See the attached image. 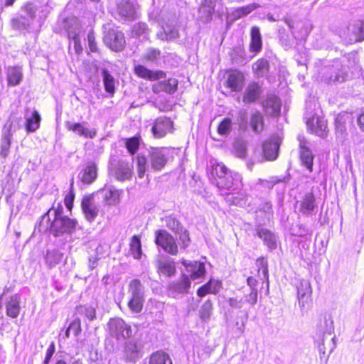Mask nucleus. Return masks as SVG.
<instances>
[{"instance_id": "61", "label": "nucleus", "mask_w": 364, "mask_h": 364, "mask_svg": "<svg viewBox=\"0 0 364 364\" xmlns=\"http://www.w3.org/2000/svg\"><path fill=\"white\" fill-rule=\"evenodd\" d=\"M259 212L264 213L266 218L269 220L272 215V206L267 202L262 203L259 207Z\"/></svg>"}, {"instance_id": "51", "label": "nucleus", "mask_w": 364, "mask_h": 364, "mask_svg": "<svg viewBox=\"0 0 364 364\" xmlns=\"http://www.w3.org/2000/svg\"><path fill=\"white\" fill-rule=\"evenodd\" d=\"M143 303L144 297L130 296L128 306L132 311L139 313L142 310Z\"/></svg>"}, {"instance_id": "16", "label": "nucleus", "mask_w": 364, "mask_h": 364, "mask_svg": "<svg viewBox=\"0 0 364 364\" xmlns=\"http://www.w3.org/2000/svg\"><path fill=\"white\" fill-rule=\"evenodd\" d=\"M118 14L123 20L132 21L136 17L135 6L129 1H122L117 6Z\"/></svg>"}, {"instance_id": "42", "label": "nucleus", "mask_w": 364, "mask_h": 364, "mask_svg": "<svg viewBox=\"0 0 364 364\" xmlns=\"http://www.w3.org/2000/svg\"><path fill=\"white\" fill-rule=\"evenodd\" d=\"M215 3L213 0H204L200 9V11L205 14L204 18L205 21H210L213 14L215 11Z\"/></svg>"}, {"instance_id": "15", "label": "nucleus", "mask_w": 364, "mask_h": 364, "mask_svg": "<svg viewBox=\"0 0 364 364\" xmlns=\"http://www.w3.org/2000/svg\"><path fill=\"white\" fill-rule=\"evenodd\" d=\"M181 263L193 280L203 277L205 273V265L202 262L194 261L188 263L186 259H183Z\"/></svg>"}, {"instance_id": "50", "label": "nucleus", "mask_w": 364, "mask_h": 364, "mask_svg": "<svg viewBox=\"0 0 364 364\" xmlns=\"http://www.w3.org/2000/svg\"><path fill=\"white\" fill-rule=\"evenodd\" d=\"M252 69L258 77H262L269 70L268 61L264 59H259L252 65Z\"/></svg>"}, {"instance_id": "22", "label": "nucleus", "mask_w": 364, "mask_h": 364, "mask_svg": "<svg viewBox=\"0 0 364 364\" xmlns=\"http://www.w3.org/2000/svg\"><path fill=\"white\" fill-rule=\"evenodd\" d=\"M261 92V87L258 83H250L245 90L243 102L245 103H251L255 102L259 97Z\"/></svg>"}, {"instance_id": "18", "label": "nucleus", "mask_w": 364, "mask_h": 364, "mask_svg": "<svg viewBox=\"0 0 364 364\" xmlns=\"http://www.w3.org/2000/svg\"><path fill=\"white\" fill-rule=\"evenodd\" d=\"M178 87V80L176 78H169L167 80L160 81L152 86V90L154 93L165 92L168 94L174 93Z\"/></svg>"}, {"instance_id": "38", "label": "nucleus", "mask_w": 364, "mask_h": 364, "mask_svg": "<svg viewBox=\"0 0 364 364\" xmlns=\"http://www.w3.org/2000/svg\"><path fill=\"white\" fill-rule=\"evenodd\" d=\"M41 116L36 110L32 112L31 117L26 118V129L28 132H33L40 126Z\"/></svg>"}, {"instance_id": "23", "label": "nucleus", "mask_w": 364, "mask_h": 364, "mask_svg": "<svg viewBox=\"0 0 364 364\" xmlns=\"http://www.w3.org/2000/svg\"><path fill=\"white\" fill-rule=\"evenodd\" d=\"M263 107L267 114L272 116L278 115L280 112L281 102L277 97L270 95L263 102Z\"/></svg>"}, {"instance_id": "39", "label": "nucleus", "mask_w": 364, "mask_h": 364, "mask_svg": "<svg viewBox=\"0 0 364 364\" xmlns=\"http://www.w3.org/2000/svg\"><path fill=\"white\" fill-rule=\"evenodd\" d=\"M149 364H172V360L167 353L156 351L151 355Z\"/></svg>"}, {"instance_id": "12", "label": "nucleus", "mask_w": 364, "mask_h": 364, "mask_svg": "<svg viewBox=\"0 0 364 364\" xmlns=\"http://www.w3.org/2000/svg\"><path fill=\"white\" fill-rule=\"evenodd\" d=\"M97 176V166L93 161H89L79 173L80 181L86 184L93 183Z\"/></svg>"}, {"instance_id": "10", "label": "nucleus", "mask_w": 364, "mask_h": 364, "mask_svg": "<svg viewBox=\"0 0 364 364\" xmlns=\"http://www.w3.org/2000/svg\"><path fill=\"white\" fill-rule=\"evenodd\" d=\"M331 331H326L321 332V331L316 335V342L318 344V350L320 353L324 355L326 350H329V354L336 348L335 337H331Z\"/></svg>"}, {"instance_id": "8", "label": "nucleus", "mask_w": 364, "mask_h": 364, "mask_svg": "<svg viewBox=\"0 0 364 364\" xmlns=\"http://www.w3.org/2000/svg\"><path fill=\"white\" fill-rule=\"evenodd\" d=\"M282 139L279 135L272 136L266 141L262 147L264 156L267 160L272 161L277 158Z\"/></svg>"}, {"instance_id": "53", "label": "nucleus", "mask_w": 364, "mask_h": 364, "mask_svg": "<svg viewBox=\"0 0 364 364\" xmlns=\"http://www.w3.org/2000/svg\"><path fill=\"white\" fill-rule=\"evenodd\" d=\"M213 304L210 301H206L201 306L200 309V316L203 321H206L210 318L212 313Z\"/></svg>"}, {"instance_id": "43", "label": "nucleus", "mask_w": 364, "mask_h": 364, "mask_svg": "<svg viewBox=\"0 0 364 364\" xmlns=\"http://www.w3.org/2000/svg\"><path fill=\"white\" fill-rule=\"evenodd\" d=\"M130 296L144 297V287L138 279H133L129 286Z\"/></svg>"}, {"instance_id": "14", "label": "nucleus", "mask_w": 364, "mask_h": 364, "mask_svg": "<svg viewBox=\"0 0 364 364\" xmlns=\"http://www.w3.org/2000/svg\"><path fill=\"white\" fill-rule=\"evenodd\" d=\"M306 124L311 132L321 137L326 136L327 124L323 119L313 116L306 121Z\"/></svg>"}, {"instance_id": "62", "label": "nucleus", "mask_w": 364, "mask_h": 364, "mask_svg": "<svg viewBox=\"0 0 364 364\" xmlns=\"http://www.w3.org/2000/svg\"><path fill=\"white\" fill-rule=\"evenodd\" d=\"M257 289L251 290L249 294L245 295V299L244 301L251 306H255L257 302Z\"/></svg>"}, {"instance_id": "11", "label": "nucleus", "mask_w": 364, "mask_h": 364, "mask_svg": "<svg viewBox=\"0 0 364 364\" xmlns=\"http://www.w3.org/2000/svg\"><path fill=\"white\" fill-rule=\"evenodd\" d=\"M112 173L117 180L124 181L132 178V168L128 162L120 161L112 169Z\"/></svg>"}, {"instance_id": "40", "label": "nucleus", "mask_w": 364, "mask_h": 364, "mask_svg": "<svg viewBox=\"0 0 364 364\" xmlns=\"http://www.w3.org/2000/svg\"><path fill=\"white\" fill-rule=\"evenodd\" d=\"M336 135L337 139L343 141L347 136L346 127L345 126V119L343 116H338L335 122Z\"/></svg>"}, {"instance_id": "35", "label": "nucleus", "mask_w": 364, "mask_h": 364, "mask_svg": "<svg viewBox=\"0 0 364 364\" xmlns=\"http://www.w3.org/2000/svg\"><path fill=\"white\" fill-rule=\"evenodd\" d=\"M260 6L258 4H251L245 6H242L235 9L231 15L234 19H239L244 16H247L255 9L259 8Z\"/></svg>"}, {"instance_id": "48", "label": "nucleus", "mask_w": 364, "mask_h": 364, "mask_svg": "<svg viewBox=\"0 0 364 364\" xmlns=\"http://www.w3.org/2000/svg\"><path fill=\"white\" fill-rule=\"evenodd\" d=\"M78 314L91 321L96 318V309L90 306H80L77 308Z\"/></svg>"}, {"instance_id": "26", "label": "nucleus", "mask_w": 364, "mask_h": 364, "mask_svg": "<svg viewBox=\"0 0 364 364\" xmlns=\"http://www.w3.org/2000/svg\"><path fill=\"white\" fill-rule=\"evenodd\" d=\"M20 311V297L17 295L11 296L6 304V314L9 317L16 318Z\"/></svg>"}, {"instance_id": "24", "label": "nucleus", "mask_w": 364, "mask_h": 364, "mask_svg": "<svg viewBox=\"0 0 364 364\" xmlns=\"http://www.w3.org/2000/svg\"><path fill=\"white\" fill-rule=\"evenodd\" d=\"M6 129V130L4 132L1 141L0 154L3 158L7 157L9 153L12 138V133L11 132V124L9 125L6 124L4 126V129Z\"/></svg>"}, {"instance_id": "47", "label": "nucleus", "mask_w": 364, "mask_h": 364, "mask_svg": "<svg viewBox=\"0 0 364 364\" xmlns=\"http://www.w3.org/2000/svg\"><path fill=\"white\" fill-rule=\"evenodd\" d=\"M62 258L63 254L57 250L47 251L45 257L46 263L50 267H54L58 264L62 260Z\"/></svg>"}, {"instance_id": "49", "label": "nucleus", "mask_w": 364, "mask_h": 364, "mask_svg": "<svg viewBox=\"0 0 364 364\" xmlns=\"http://www.w3.org/2000/svg\"><path fill=\"white\" fill-rule=\"evenodd\" d=\"M130 253L135 259H139L141 255V245L138 236H133L130 242Z\"/></svg>"}, {"instance_id": "46", "label": "nucleus", "mask_w": 364, "mask_h": 364, "mask_svg": "<svg viewBox=\"0 0 364 364\" xmlns=\"http://www.w3.org/2000/svg\"><path fill=\"white\" fill-rule=\"evenodd\" d=\"M227 167L223 164L216 163L212 166L211 174L214 177L213 183L215 184V181L220 178H225L228 173Z\"/></svg>"}, {"instance_id": "6", "label": "nucleus", "mask_w": 364, "mask_h": 364, "mask_svg": "<svg viewBox=\"0 0 364 364\" xmlns=\"http://www.w3.org/2000/svg\"><path fill=\"white\" fill-rule=\"evenodd\" d=\"M81 208L85 218L90 223L96 219L100 212V205L95 202L93 195L85 196L82 198Z\"/></svg>"}, {"instance_id": "44", "label": "nucleus", "mask_w": 364, "mask_h": 364, "mask_svg": "<svg viewBox=\"0 0 364 364\" xmlns=\"http://www.w3.org/2000/svg\"><path fill=\"white\" fill-rule=\"evenodd\" d=\"M158 269L160 273L168 277H171L176 273V267L173 261L159 262Z\"/></svg>"}, {"instance_id": "29", "label": "nucleus", "mask_w": 364, "mask_h": 364, "mask_svg": "<svg viewBox=\"0 0 364 364\" xmlns=\"http://www.w3.org/2000/svg\"><path fill=\"white\" fill-rule=\"evenodd\" d=\"M257 235L263 240L264 244L270 249L276 247V237L269 230L261 228L257 229Z\"/></svg>"}, {"instance_id": "4", "label": "nucleus", "mask_w": 364, "mask_h": 364, "mask_svg": "<svg viewBox=\"0 0 364 364\" xmlns=\"http://www.w3.org/2000/svg\"><path fill=\"white\" fill-rule=\"evenodd\" d=\"M109 333L117 340L125 339L132 336L131 327L119 318H111L107 323Z\"/></svg>"}, {"instance_id": "60", "label": "nucleus", "mask_w": 364, "mask_h": 364, "mask_svg": "<svg viewBox=\"0 0 364 364\" xmlns=\"http://www.w3.org/2000/svg\"><path fill=\"white\" fill-rule=\"evenodd\" d=\"M161 52L159 49L150 48L144 54V58L148 61H154L159 56Z\"/></svg>"}, {"instance_id": "56", "label": "nucleus", "mask_w": 364, "mask_h": 364, "mask_svg": "<svg viewBox=\"0 0 364 364\" xmlns=\"http://www.w3.org/2000/svg\"><path fill=\"white\" fill-rule=\"evenodd\" d=\"M24 11L28 16V18L33 20L36 18V14L38 10V6L36 5L34 3L28 2L24 5Z\"/></svg>"}, {"instance_id": "33", "label": "nucleus", "mask_w": 364, "mask_h": 364, "mask_svg": "<svg viewBox=\"0 0 364 364\" xmlns=\"http://www.w3.org/2000/svg\"><path fill=\"white\" fill-rule=\"evenodd\" d=\"M161 220L164 222L165 225L175 233L182 232L183 227L175 216L170 215L165 216Z\"/></svg>"}, {"instance_id": "25", "label": "nucleus", "mask_w": 364, "mask_h": 364, "mask_svg": "<svg viewBox=\"0 0 364 364\" xmlns=\"http://www.w3.org/2000/svg\"><path fill=\"white\" fill-rule=\"evenodd\" d=\"M191 287V281L188 276L183 274L178 281L172 282L169 285V289L176 293H184Z\"/></svg>"}, {"instance_id": "31", "label": "nucleus", "mask_w": 364, "mask_h": 364, "mask_svg": "<svg viewBox=\"0 0 364 364\" xmlns=\"http://www.w3.org/2000/svg\"><path fill=\"white\" fill-rule=\"evenodd\" d=\"M31 23V20L23 16H16L11 21L12 28L18 31L28 30Z\"/></svg>"}, {"instance_id": "41", "label": "nucleus", "mask_w": 364, "mask_h": 364, "mask_svg": "<svg viewBox=\"0 0 364 364\" xmlns=\"http://www.w3.org/2000/svg\"><path fill=\"white\" fill-rule=\"evenodd\" d=\"M250 125L252 129L255 133H259L263 130L264 120L262 114L256 111L251 117Z\"/></svg>"}, {"instance_id": "3", "label": "nucleus", "mask_w": 364, "mask_h": 364, "mask_svg": "<svg viewBox=\"0 0 364 364\" xmlns=\"http://www.w3.org/2000/svg\"><path fill=\"white\" fill-rule=\"evenodd\" d=\"M170 151L165 147H151L149 149V162L156 171H161L166 164Z\"/></svg>"}, {"instance_id": "27", "label": "nucleus", "mask_w": 364, "mask_h": 364, "mask_svg": "<svg viewBox=\"0 0 364 364\" xmlns=\"http://www.w3.org/2000/svg\"><path fill=\"white\" fill-rule=\"evenodd\" d=\"M349 32L354 35L355 41L364 40V20H355L348 27Z\"/></svg>"}, {"instance_id": "36", "label": "nucleus", "mask_w": 364, "mask_h": 364, "mask_svg": "<svg viewBox=\"0 0 364 364\" xmlns=\"http://www.w3.org/2000/svg\"><path fill=\"white\" fill-rule=\"evenodd\" d=\"M140 347L134 341H130L126 343L124 353L130 360H134L139 357Z\"/></svg>"}, {"instance_id": "54", "label": "nucleus", "mask_w": 364, "mask_h": 364, "mask_svg": "<svg viewBox=\"0 0 364 364\" xmlns=\"http://www.w3.org/2000/svg\"><path fill=\"white\" fill-rule=\"evenodd\" d=\"M139 146V139L137 137H132L127 139L126 148L131 154H134Z\"/></svg>"}, {"instance_id": "52", "label": "nucleus", "mask_w": 364, "mask_h": 364, "mask_svg": "<svg viewBox=\"0 0 364 364\" xmlns=\"http://www.w3.org/2000/svg\"><path fill=\"white\" fill-rule=\"evenodd\" d=\"M232 129V120L226 117L223 119V121L220 123L218 127V132L220 135H227L228 134Z\"/></svg>"}, {"instance_id": "17", "label": "nucleus", "mask_w": 364, "mask_h": 364, "mask_svg": "<svg viewBox=\"0 0 364 364\" xmlns=\"http://www.w3.org/2000/svg\"><path fill=\"white\" fill-rule=\"evenodd\" d=\"M135 73L140 77L149 80H156L166 77V73L161 70H150L143 65H136L134 68Z\"/></svg>"}, {"instance_id": "20", "label": "nucleus", "mask_w": 364, "mask_h": 364, "mask_svg": "<svg viewBox=\"0 0 364 364\" xmlns=\"http://www.w3.org/2000/svg\"><path fill=\"white\" fill-rule=\"evenodd\" d=\"M66 128L70 131H73L78 136H84L85 138L93 139L97 134L95 129H89L85 127L81 123H72L67 122Z\"/></svg>"}, {"instance_id": "45", "label": "nucleus", "mask_w": 364, "mask_h": 364, "mask_svg": "<svg viewBox=\"0 0 364 364\" xmlns=\"http://www.w3.org/2000/svg\"><path fill=\"white\" fill-rule=\"evenodd\" d=\"M311 294V288L309 282L306 280L300 282L299 285L297 287V294L299 301L302 300L304 302L306 297Z\"/></svg>"}, {"instance_id": "5", "label": "nucleus", "mask_w": 364, "mask_h": 364, "mask_svg": "<svg viewBox=\"0 0 364 364\" xmlns=\"http://www.w3.org/2000/svg\"><path fill=\"white\" fill-rule=\"evenodd\" d=\"M155 235V242L158 246L172 255H176L178 253V245L176 240L166 230H156Z\"/></svg>"}, {"instance_id": "59", "label": "nucleus", "mask_w": 364, "mask_h": 364, "mask_svg": "<svg viewBox=\"0 0 364 364\" xmlns=\"http://www.w3.org/2000/svg\"><path fill=\"white\" fill-rule=\"evenodd\" d=\"M73 21L74 22L75 27L74 28H69L68 30V36L69 39L73 40V41H75L77 39H80V33H81V29L78 26L77 20L73 19Z\"/></svg>"}, {"instance_id": "19", "label": "nucleus", "mask_w": 364, "mask_h": 364, "mask_svg": "<svg viewBox=\"0 0 364 364\" xmlns=\"http://www.w3.org/2000/svg\"><path fill=\"white\" fill-rule=\"evenodd\" d=\"M102 195L105 203L109 205H117L120 200L122 193V190H117L114 187H105L100 191Z\"/></svg>"}, {"instance_id": "30", "label": "nucleus", "mask_w": 364, "mask_h": 364, "mask_svg": "<svg viewBox=\"0 0 364 364\" xmlns=\"http://www.w3.org/2000/svg\"><path fill=\"white\" fill-rule=\"evenodd\" d=\"M156 36L159 39L163 41H173L178 38L180 36L178 29L169 26L163 28V30L159 32Z\"/></svg>"}, {"instance_id": "57", "label": "nucleus", "mask_w": 364, "mask_h": 364, "mask_svg": "<svg viewBox=\"0 0 364 364\" xmlns=\"http://www.w3.org/2000/svg\"><path fill=\"white\" fill-rule=\"evenodd\" d=\"M259 273L262 272L264 279H268L267 261L264 258H259L256 262Z\"/></svg>"}, {"instance_id": "1", "label": "nucleus", "mask_w": 364, "mask_h": 364, "mask_svg": "<svg viewBox=\"0 0 364 364\" xmlns=\"http://www.w3.org/2000/svg\"><path fill=\"white\" fill-rule=\"evenodd\" d=\"M63 208L58 203L57 208L53 206L47 213L49 216L52 213L54 215V219L50 225V232L55 236L58 237L63 234H71L75 231L77 222L68 216L63 215Z\"/></svg>"}, {"instance_id": "55", "label": "nucleus", "mask_w": 364, "mask_h": 364, "mask_svg": "<svg viewBox=\"0 0 364 364\" xmlns=\"http://www.w3.org/2000/svg\"><path fill=\"white\" fill-rule=\"evenodd\" d=\"M246 146L242 141H236L234 144V153L235 155L240 159H244L246 156Z\"/></svg>"}, {"instance_id": "21", "label": "nucleus", "mask_w": 364, "mask_h": 364, "mask_svg": "<svg viewBox=\"0 0 364 364\" xmlns=\"http://www.w3.org/2000/svg\"><path fill=\"white\" fill-rule=\"evenodd\" d=\"M23 71L20 66H9L6 69V79L8 85H18L23 80Z\"/></svg>"}, {"instance_id": "2", "label": "nucleus", "mask_w": 364, "mask_h": 364, "mask_svg": "<svg viewBox=\"0 0 364 364\" xmlns=\"http://www.w3.org/2000/svg\"><path fill=\"white\" fill-rule=\"evenodd\" d=\"M215 186L222 194L223 191L225 194L234 193L242 186L241 176L237 173L230 171L225 178L217 179Z\"/></svg>"}, {"instance_id": "37", "label": "nucleus", "mask_w": 364, "mask_h": 364, "mask_svg": "<svg viewBox=\"0 0 364 364\" xmlns=\"http://www.w3.org/2000/svg\"><path fill=\"white\" fill-rule=\"evenodd\" d=\"M300 147L301 161L308 170L312 171L314 156L311 151L303 144H301Z\"/></svg>"}, {"instance_id": "64", "label": "nucleus", "mask_w": 364, "mask_h": 364, "mask_svg": "<svg viewBox=\"0 0 364 364\" xmlns=\"http://www.w3.org/2000/svg\"><path fill=\"white\" fill-rule=\"evenodd\" d=\"M228 301L230 306L235 309H241L245 304V301L242 298L239 299L237 297L229 298Z\"/></svg>"}, {"instance_id": "34", "label": "nucleus", "mask_w": 364, "mask_h": 364, "mask_svg": "<svg viewBox=\"0 0 364 364\" xmlns=\"http://www.w3.org/2000/svg\"><path fill=\"white\" fill-rule=\"evenodd\" d=\"M102 76L106 92L114 94L115 91V80L114 77L106 69L102 70Z\"/></svg>"}, {"instance_id": "9", "label": "nucleus", "mask_w": 364, "mask_h": 364, "mask_svg": "<svg viewBox=\"0 0 364 364\" xmlns=\"http://www.w3.org/2000/svg\"><path fill=\"white\" fill-rule=\"evenodd\" d=\"M172 129L173 122L166 117H159L155 120L151 132L155 138L160 139Z\"/></svg>"}, {"instance_id": "28", "label": "nucleus", "mask_w": 364, "mask_h": 364, "mask_svg": "<svg viewBox=\"0 0 364 364\" xmlns=\"http://www.w3.org/2000/svg\"><path fill=\"white\" fill-rule=\"evenodd\" d=\"M315 207V197L313 193L306 194L301 203L300 211L303 214L309 215L314 210Z\"/></svg>"}, {"instance_id": "63", "label": "nucleus", "mask_w": 364, "mask_h": 364, "mask_svg": "<svg viewBox=\"0 0 364 364\" xmlns=\"http://www.w3.org/2000/svg\"><path fill=\"white\" fill-rule=\"evenodd\" d=\"M87 41L89 45V48L91 52H97V46L95 42V36L93 31H90L87 34Z\"/></svg>"}, {"instance_id": "58", "label": "nucleus", "mask_w": 364, "mask_h": 364, "mask_svg": "<svg viewBox=\"0 0 364 364\" xmlns=\"http://www.w3.org/2000/svg\"><path fill=\"white\" fill-rule=\"evenodd\" d=\"M147 159L144 156H137V171L139 178H142L146 170Z\"/></svg>"}, {"instance_id": "7", "label": "nucleus", "mask_w": 364, "mask_h": 364, "mask_svg": "<svg viewBox=\"0 0 364 364\" xmlns=\"http://www.w3.org/2000/svg\"><path fill=\"white\" fill-rule=\"evenodd\" d=\"M104 41L109 48L114 51L122 50L125 45L123 33L115 30H109L104 37Z\"/></svg>"}, {"instance_id": "13", "label": "nucleus", "mask_w": 364, "mask_h": 364, "mask_svg": "<svg viewBox=\"0 0 364 364\" xmlns=\"http://www.w3.org/2000/svg\"><path fill=\"white\" fill-rule=\"evenodd\" d=\"M244 76L237 70H231L227 77L226 85L233 92L240 91L243 87Z\"/></svg>"}, {"instance_id": "32", "label": "nucleus", "mask_w": 364, "mask_h": 364, "mask_svg": "<svg viewBox=\"0 0 364 364\" xmlns=\"http://www.w3.org/2000/svg\"><path fill=\"white\" fill-rule=\"evenodd\" d=\"M262 48V38L260 31L258 27L254 26L251 29V43L250 50L254 52H258Z\"/></svg>"}]
</instances>
